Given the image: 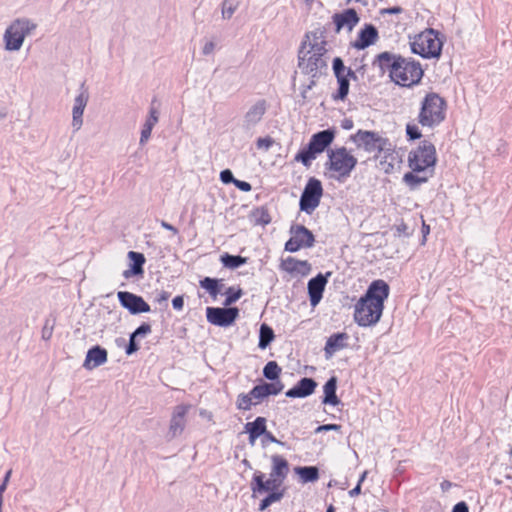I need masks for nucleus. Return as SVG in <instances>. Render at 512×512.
Returning a JSON list of instances; mask_svg holds the SVG:
<instances>
[{"mask_svg": "<svg viewBox=\"0 0 512 512\" xmlns=\"http://www.w3.org/2000/svg\"><path fill=\"white\" fill-rule=\"evenodd\" d=\"M350 139L368 153L379 154L382 151L390 150L388 139L381 137L376 132L358 130L356 134L351 135Z\"/></svg>", "mask_w": 512, "mask_h": 512, "instance_id": "nucleus-10", "label": "nucleus"}, {"mask_svg": "<svg viewBox=\"0 0 512 512\" xmlns=\"http://www.w3.org/2000/svg\"><path fill=\"white\" fill-rule=\"evenodd\" d=\"M55 326L54 319H46L45 324L42 328L41 337L43 340L48 341L52 337L53 330Z\"/></svg>", "mask_w": 512, "mask_h": 512, "instance_id": "nucleus-44", "label": "nucleus"}, {"mask_svg": "<svg viewBox=\"0 0 512 512\" xmlns=\"http://www.w3.org/2000/svg\"><path fill=\"white\" fill-rule=\"evenodd\" d=\"M281 267L289 273H300L306 275L310 271V264L307 261L297 260L293 257H288L282 261Z\"/></svg>", "mask_w": 512, "mask_h": 512, "instance_id": "nucleus-32", "label": "nucleus"}, {"mask_svg": "<svg viewBox=\"0 0 512 512\" xmlns=\"http://www.w3.org/2000/svg\"><path fill=\"white\" fill-rule=\"evenodd\" d=\"M403 9L399 6H394V7H390V8H387L383 11V13H387V14H400L402 13Z\"/></svg>", "mask_w": 512, "mask_h": 512, "instance_id": "nucleus-60", "label": "nucleus"}, {"mask_svg": "<svg viewBox=\"0 0 512 512\" xmlns=\"http://www.w3.org/2000/svg\"><path fill=\"white\" fill-rule=\"evenodd\" d=\"M37 24L28 18L15 19L4 33L5 49L8 51H18L23 45L25 37L31 35Z\"/></svg>", "mask_w": 512, "mask_h": 512, "instance_id": "nucleus-5", "label": "nucleus"}, {"mask_svg": "<svg viewBox=\"0 0 512 512\" xmlns=\"http://www.w3.org/2000/svg\"><path fill=\"white\" fill-rule=\"evenodd\" d=\"M406 134L411 140H416L421 137V132L415 124H407Z\"/></svg>", "mask_w": 512, "mask_h": 512, "instance_id": "nucleus-47", "label": "nucleus"}, {"mask_svg": "<svg viewBox=\"0 0 512 512\" xmlns=\"http://www.w3.org/2000/svg\"><path fill=\"white\" fill-rule=\"evenodd\" d=\"M88 101L89 92L85 87V84L82 83L79 89V93L74 99L72 108V127L75 132L79 131L83 125V114Z\"/></svg>", "mask_w": 512, "mask_h": 512, "instance_id": "nucleus-15", "label": "nucleus"}, {"mask_svg": "<svg viewBox=\"0 0 512 512\" xmlns=\"http://www.w3.org/2000/svg\"><path fill=\"white\" fill-rule=\"evenodd\" d=\"M307 40L302 43L298 54V66L301 71L312 78L321 74L327 67L324 55L327 52L324 32L316 30L306 35Z\"/></svg>", "mask_w": 512, "mask_h": 512, "instance_id": "nucleus-2", "label": "nucleus"}, {"mask_svg": "<svg viewBox=\"0 0 512 512\" xmlns=\"http://www.w3.org/2000/svg\"><path fill=\"white\" fill-rule=\"evenodd\" d=\"M423 77V70L418 62L402 57L392 72L391 80L397 85L410 87L417 84Z\"/></svg>", "mask_w": 512, "mask_h": 512, "instance_id": "nucleus-9", "label": "nucleus"}, {"mask_svg": "<svg viewBox=\"0 0 512 512\" xmlns=\"http://www.w3.org/2000/svg\"><path fill=\"white\" fill-rule=\"evenodd\" d=\"M190 407V405L180 404L174 408L168 430L170 439L179 436L184 431L186 426V414Z\"/></svg>", "mask_w": 512, "mask_h": 512, "instance_id": "nucleus-18", "label": "nucleus"}, {"mask_svg": "<svg viewBox=\"0 0 512 512\" xmlns=\"http://www.w3.org/2000/svg\"><path fill=\"white\" fill-rule=\"evenodd\" d=\"M317 382L313 378L304 377L297 384L289 389L285 395L289 398H305L314 393Z\"/></svg>", "mask_w": 512, "mask_h": 512, "instance_id": "nucleus-22", "label": "nucleus"}, {"mask_svg": "<svg viewBox=\"0 0 512 512\" xmlns=\"http://www.w3.org/2000/svg\"><path fill=\"white\" fill-rule=\"evenodd\" d=\"M255 224L267 225L270 223L271 218L268 211L265 208H258L253 212Z\"/></svg>", "mask_w": 512, "mask_h": 512, "instance_id": "nucleus-42", "label": "nucleus"}, {"mask_svg": "<svg viewBox=\"0 0 512 512\" xmlns=\"http://www.w3.org/2000/svg\"><path fill=\"white\" fill-rule=\"evenodd\" d=\"M409 167L414 172H433L436 163V150L432 143L424 140L408 156Z\"/></svg>", "mask_w": 512, "mask_h": 512, "instance_id": "nucleus-8", "label": "nucleus"}, {"mask_svg": "<svg viewBox=\"0 0 512 512\" xmlns=\"http://www.w3.org/2000/svg\"><path fill=\"white\" fill-rule=\"evenodd\" d=\"M250 395L253 399H257L258 401L264 399L265 397L269 396V392L267 391V388L263 386V384L256 385L252 388L250 391Z\"/></svg>", "mask_w": 512, "mask_h": 512, "instance_id": "nucleus-45", "label": "nucleus"}, {"mask_svg": "<svg viewBox=\"0 0 512 512\" xmlns=\"http://www.w3.org/2000/svg\"><path fill=\"white\" fill-rule=\"evenodd\" d=\"M344 75L350 80V79H353V80H357V76H356V73L351 69V68H347L345 66V72H344Z\"/></svg>", "mask_w": 512, "mask_h": 512, "instance_id": "nucleus-62", "label": "nucleus"}, {"mask_svg": "<svg viewBox=\"0 0 512 512\" xmlns=\"http://www.w3.org/2000/svg\"><path fill=\"white\" fill-rule=\"evenodd\" d=\"M220 180L224 184H229V183H233L234 184V181L236 180V178H234L233 173H232L231 170L225 169V170H222L220 172Z\"/></svg>", "mask_w": 512, "mask_h": 512, "instance_id": "nucleus-50", "label": "nucleus"}, {"mask_svg": "<svg viewBox=\"0 0 512 512\" xmlns=\"http://www.w3.org/2000/svg\"><path fill=\"white\" fill-rule=\"evenodd\" d=\"M349 339V335L347 333H335L331 335L325 344V356L326 358H330L336 352L344 349L347 344L346 341Z\"/></svg>", "mask_w": 512, "mask_h": 512, "instance_id": "nucleus-26", "label": "nucleus"}, {"mask_svg": "<svg viewBox=\"0 0 512 512\" xmlns=\"http://www.w3.org/2000/svg\"><path fill=\"white\" fill-rule=\"evenodd\" d=\"M341 426L338 424H324L321 426H318L315 430L316 433L322 432V431H330V430H340Z\"/></svg>", "mask_w": 512, "mask_h": 512, "instance_id": "nucleus-54", "label": "nucleus"}, {"mask_svg": "<svg viewBox=\"0 0 512 512\" xmlns=\"http://www.w3.org/2000/svg\"><path fill=\"white\" fill-rule=\"evenodd\" d=\"M357 158L351 154L345 147H337L328 150L327 168L335 172L337 180H344L351 175L356 167Z\"/></svg>", "mask_w": 512, "mask_h": 512, "instance_id": "nucleus-4", "label": "nucleus"}, {"mask_svg": "<svg viewBox=\"0 0 512 512\" xmlns=\"http://www.w3.org/2000/svg\"><path fill=\"white\" fill-rule=\"evenodd\" d=\"M332 67L338 83V89L336 93L332 94V98L335 101H343L347 97L350 87L349 79L344 75L345 65L343 60L340 57H335Z\"/></svg>", "mask_w": 512, "mask_h": 512, "instance_id": "nucleus-16", "label": "nucleus"}, {"mask_svg": "<svg viewBox=\"0 0 512 512\" xmlns=\"http://www.w3.org/2000/svg\"><path fill=\"white\" fill-rule=\"evenodd\" d=\"M274 141L271 137H264V138H258L256 145L259 149L264 148L265 150H268L272 145Z\"/></svg>", "mask_w": 512, "mask_h": 512, "instance_id": "nucleus-51", "label": "nucleus"}, {"mask_svg": "<svg viewBox=\"0 0 512 512\" xmlns=\"http://www.w3.org/2000/svg\"><path fill=\"white\" fill-rule=\"evenodd\" d=\"M239 6V0H223L222 18L230 19Z\"/></svg>", "mask_w": 512, "mask_h": 512, "instance_id": "nucleus-39", "label": "nucleus"}, {"mask_svg": "<svg viewBox=\"0 0 512 512\" xmlns=\"http://www.w3.org/2000/svg\"><path fill=\"white\" fill-rule=\"evenodd\" d=\"M332 18L336 26V32H339L344 28L350 32L359 22V17L356 11L352 8L346 9L342 13H336Z\"/></svg>", "mask_w": 512, "mask_h": 512, "instance_id": "nucleus-23", "label": "nucleus"}, {"mask_svg": "<svg viewBox=\"0 0 512 512\" xmlns=\"http://www.w3.org/2000/svg\"><path fill=\"white\" fill-rule=\"evenodd\" d=\"M234 185L241 191L243 192H249L251 191L252 187H251V184L246 182V181H242V180H238L236 179L234 181Z\"/></svg>", "mask_w": 512, "mask_h": 512, "instance_id": "nucleus-53", "label": "nucleus"}, {"mask_svg": "<svg viewBox=\"0 0 512 512\" xmlns=\"http://www.w3.org/2000/svg\"><path fill=\"white\" fill-rule=\"evenodd\" d=\"M432 171L430 172H408L403 176L404 183L411 189H417L421 184L426 183L430 176H432Z\"/></svg>", "mask_w": 512, "mask_h": 512, "instance_id": "nucleus-33", "label": "nucleus"}, {"mask_svg": "<svg viewBox=\"0 0 512 512\" xmlns=\"http://www.w3.org/2000/svg\"><path fill=\"white\" fill-rule=\"evenodd\" d=\"M361 493V485L357 484L352 490L349 491L350 497H356Z\"/></svg>", "mask_w": 512, "mask_h": 512, "instance_id": "nucleus-63", "label": "nucleus"}, {"mask_svg": "<svg viewBox=\"0 0 512 512\" xmlns=\"http://www.w3.org/2000/svg\"><path fill=\"white\" fill-rule=\"evenodd\" d=\"M151 332V326L148 323H142L132 334L136 337H144Z\"/></svg>", "mask_w": 512, "mask_h": 512, "instance_id": "nucleus-48", "label": "nucleus"}, {"mask_svg": "<svg viewBox=\"0 0 512 512\" xmlns=\"http://www.w3.org/2000/svg\"><path fill=\"white\" fill-rule=\"evenodd\" d=\"M442 46L443 43L439 37V33L433 29H426L411 42L412 52L423 58L439 57Z\"/></svg>", "mask_w": 512, "mask_h": 512, "instance_id": "nucleus-7", "label": "nucleus"}, {"mask_svg": "<svg viewBox=\"0 0 512 512\" xmlns=\"http://www.w3.org/2000/svg\"><path fill=\"white\" fill-rule=\"evenodd\" d=\"M452 512H469L466 502L461 501L454 505Z\"/></svg>", "mask_w": 512, "mask_h": 512, "instance_id": "nucleus-57", "label": "nucleus"}, {"mask_svg": "<svg viewBox=\"0 0 512 512\" xmlns=\"http://www.w3.org/2000/svg\"><path fill=\"white\" fill-rule=\"evenodd\" d=\"M245 431L249 434V443L254 445L256 439L267 431L266 419L264 417H257L253 422L246 423Z\"/></svg>", "mask_w": 512, "mask_h": 512, "instance_id": "nucleus-30", "label": "nucleus"}, {"mask_svg": "<svg viewBox=\"0 0 512 512\" xmlns=\"http://www.w3.org/2000/svg\"><path fill=\"white\" fill-rule=\"evenodd\" d=\"M252 396L250 395V392L248 394H240L237 398V408L240 410H249L252 405H255L256 403L252 402Z\"/></svg>", "mask_w": 512, "mask_h": 512, "instance_id": "nucleus-43", "label": "nucleus"}, {"mask_svg": "<svg viewBox=\"0 0 512 512\" xmlns=\"http://www.w3.org/2000/svg\"><path fill=\"white\" fill-rule=\"evenodd\" d=\"M446 108L447 103L439 94L427 93L421 101L417 120L424 127L434 128L444 121Z\"/></svg>", "mask_w": 512, "mask_h": 512, "instance_id": "nucleus-3", "label": "nucleus"}, {"mask_svg": "<svg viewBox=\"0 0 512 512\" xmlns=\"http://www.w3.org/2000/svg\"><path fill=\"white\" fill-rule=\"evenodd\" d=\"M274 337L275 335L273 329L267 324L263 323L259 330L258 347L260 349H265L274 340Z\"/></svg>", "mask_w": 512, "mask_h": 512, "instance_id": "nucleus-35", "label": "nucleus"}, {"mask_svg": "<svg viewBox=\"0 0 512 512\" xmlns=\"http://www.w3.org/2000/svg\"><path fill=\"white\" fill-rule=\"evenodd\" d=\"M406 230H407V225H406V224H404V223H402V224H400V225H397V227H396V231H397V233H398L399 235H401V234L408 235V233H407V231H406Z\"/></svg>", "mask_w": 512, "mask_h": 512, "instance_id": "nucleus-64", "label": "nucleus"}, {"mask_svg": "<svg viewBox=\"0 0 512 512\" xmlns=\"http://www.w3.org/2000/svg\"><path fill=\"white\" fill-rule=\"evenodd\" d=\"M324 397L322 403L325 405L336 406L340 403L339 398L337 397V378L335 376L330 377L327 382L324 384Z\"/></svg>", "mask_w": 512, "mask_h": 512, "instance_id": "nucleus-31", "label": "nucleus"}, {"mask_svg": "<svg viewBox=\"0 0 512 512\" xmlns=\"http://www.w3.org/2000/svg\"><path fill=\"white\" fill-rule=\"evenodd\" d=\"M264 478L265 475L262 472L258 471L254 474L251 482V490L253 495L262 494L268 491H271V493L278 492L277 490L281 487L282 483L277 479L272 478L271 476L267 480H264Z\"/></svg>", "mask_w": 512, "mask_h": 512, "instance_id": "nucleus-20", "label": "nucleus"}, {"mask_svg": "<svg viewBox=\"0 0 512 512\" xmlns=\"http://www.w3.org/2000/svg\"><path fill=\"white\" fill-rule=\"evenodd\" d=\"M117 296L120 304L131 314L135 315L150 312V306L141 296L127 291H120Z\"/></svg>", "mask_w": 512, "mask_h": 512, "instance_id": "nucleus-17", "label": "nucleus"}, {"mask_svg": "<svg viewBox=\"0 0 512 512\" xmlns=\"http://www.w3.org/2000/svg\"><path fill=\"white\" fill-rule=\"evenodd\" d=\"M226 299L224 301L225 306H230L231 304L235 303L237 300H239L243 294L241 288H234L229 287L227 288L226 292Z\"/></svg>", "mask_w": 512, "mask_h": 512, "instance_id": "nucleus-41", "label": "nucleus"}, {"mask_svg": "<svg viewBox=\"0 0 512 512\" xmlns=\"http://www.w3.org/2000/svg\"><path fill=\"white\" fill-rule=\"evenodd\" d=\"M239 316V309L237 307H207L206 318L207 321L213 325L220 327H228L232 325Z\"/></svg>", "mask_w": 512, "mask_h": 512, "instance_id": "nucleus-13", "label": "nucleus"}, {"mask_svg": "<svg viewBox=\"0 0 512 512\" xmlns=\"http://www.w3.org/2000/svg\"><path fill=\"white\" fill-rule=\"evenodd\" d=\"M215 47H216L215 42H213V41H207V42L204 44L203 48H202V53H203L204 55L212 54V53H213V51L215 50Z\"/></svg>", "mask_w": 512, "mask_h": 512, "instance_id": "nucleus-55", "label": "nucleus"}, {"mask_svg": "<svg viewBox=\"0 0 512 512\" xmlns=\"http://www.w3.org/2000/svg\"><path fill=\"white\" fill-rule=\"evenodd\" d=\"M334 138L335 131L332 129L322 130L313 134L307 147L298 152L295 160L300 161L306 167L310 166L311 161L316 158V155L325 151Z\"/></svg>", "mask_w": 512, "mask_h": 512, "instance_id": "nucleus-6", "label": "nucleus"}, {"mask_svg": "<svg viewBox=\"0 0 512 512\" xmlns=\"http://www.w3.org/2000/svg\"><path fill=\"white\" fill-rule=\"evenodd\" d=\"M221 262L224 265V267L236 269L244 265L247 262V258L242 257L240 255H231L225 253L221 256Z\"/></svg>", "mask_w": 512, "mask_h": 512, "instance_id": "nucleus-36", "label": "nucleus"}, {"mask_svg": "<svg viewBox=\"0 0 512 512\" xmlns=\"http://www.w3.org/2000/svg\"><path fill=\"white\" fill-rule=\"evenodd\" d=\"M330 275V272L326 273V275L319 273L308 281L307 289L311 306L315 307L321 301Z\"/></svg>", "mask_w": 512, "mask_h": 512, "instance_id": "nucleus-19", "label": "nucleus"}, {"mask_svg": "<svg viewBox=\"0 0 512 512\" xmlns=\"http://www.w3.org/2000/svg\"><path fill=\"white\" fill-rule=\"evenodd\" d=\"M108 360L107 350L99 345L93 346L87 351L86 358L83 363V367L86 370H93Z\"/></svg>", "mask_w": 512, "mask_h": 512, "instance_id": "nucleus-21", "label": "nucleus"}, {"mask_svg": "<svg viewBox=\"0 0 512 512\" xmlns=\"http://www.w3.org/2000/svg\"><path fill=\"white\" fill-rule=\"evenodd\" d=\"M322 195L323 187L321 181L313 177L310 178L300 197V210L309 215L312 214L319 206Z\"/></svg>", "mask_w": 512, "mask_h": 512, "instance_id": "nucleus-11", "label": "nucleus"}, {"mask_svg": "<svg viewBox=\"0 0 512 512\" xmlns=\"http://www.w3.org/2000/svg\"><path fill=\"white\" fill-rule=\"evenodd\" d=\"M218 280L210 277H205L200 281V286L208 291V293L215 298L219 294Z\"/></svg>", "mask_w": 512, "mask_h": 512, "instance_id": "nucleus-38", "label": "nucleus"}, {"mask_svg": "<svg viewBox=\"0 0 512 512\" xmlns=\"http://www.w3.org/2000/svg\"><path fill=\"white\" fill-rule=\"evenodd\" d=\"M295 472L304 483L314 482L319 478V470L316 466L297 467Z\"/></svg>", "mask_w": 512, "mask_h": 512, "instance_id": "nucleus-34", "label": "nucleus"}, {"mask_svg": "<svg viewBox=\"0 0 512 512\" xmlns=\"http://www.w3.org/2000/svg\"><path fill=\"white\" fill-rule=\"evenodd\" d=\"M263 386L267 388V391L269 392V395H277L284 388L283 383L280 382V381H276V382H273V383H263Z\"/></svg>", "mask_w": 512, "mask_h": 512, "instance_id": "nucleus-46", "label": "nucleus"}, {"mask_svg": "<svg viewBox=\"0 0 512 512\" xmlns=\"http://www.w3.org/2000/svg\"><path fill=\"white\" fill-rule=\"evenodd\" d=\"M172 306L175 310H178V311L182 310L183 306H184L183 296H176L175 298H173Z\"/></svg>", "mask_w": 512, "mask_h": 512, "instance_id": "nucleus-56", "label": "nucleus"}, {"mask_svg": "<svg viewBox=\"0 0 512 512\" xmlns=\"http://www.w3.org/2000/svg\"><path fill=\"white\" fill-rule=\"evenodd\" d=\"M271 461L272 468L270 476L283 484L289 472L288 461L280 455H273Z\"/></svg>", "mask_w": 512, "mask_h": 512, "instance_id": "nucleus-29", "label": "nucleus"}, {"mask_svg": "<svg viewBox=\"0 0 512 512\" xmlns=\"http://www.w3.org/2000/svg\"><path fill=\"white\" fill-rule=\"evenodd\" d=\"M283 497L282 492H272L268 494L259 504V511H265L272 503L280 501Z\"/></svg>", "mask_w": 512, "mask_h": 512, "instance_id": "nucleus-40", "label": "nucleus"}, {"mask_svg": "<svg viewBox=\"0 0 512 512\" xmlns=\"http://www.w3.org/2000/svg\"><path fill=\"white\" fill-rule=\"evenodd\" d=\"M378 39V31L372 24H366L363 29L360 30L358 38L353 43V47L358 50H363L370 45L374 44Z\"/></svg>", "mask_w": 512, "mask_h": 512, "instance_id": "nucleus-24", "label": "nucleus"}, {"mask_svg": "<svg viewBox=\"0 0 512 512\" xmlns=\"http://www.w3.org/2000/svg\"><path fill=\"white\" fill-rule=\"evenodd\" d=\"M170 297V293L164 290L155 291V301L159 304L166 302Z\"/></svg>", "mask_w": 512, "mask_h": 512, "instance_id": "nucleus-52", "label": "nucleus"}, {"mask_svg": "<svg viewBox=\"0 0 512 512\" xmlns=\"http://www.w3.org/2000/svg\"><path fill=\"white\" fill-rule=\"evenodd\" d=\"M158 121H159V110L156 107H154L153 105H151V107L149 109L148 117L146 118V120L143 124L142 130H141V135H140V140H139L140 145H145L148 142V140L151 137L152 130H153L154 126L158 123Z\"/></svg>", "mask_w": 512, "mask_h": 512, "instance_id": "nucleus-27", "label": "nucleus"}, {"mask_svg": "<svg viewBox=\"0 0 512 512\" xmlns=\"http://www.w3.org/2000/svg\"><path fill=\"white\" fill-rule=\"evenodd\" d=\"M161 226L164 229L171 231L173 234H177L178 233V230L173 225L169 224L166 221H161Z\"/></svg>", "mask_w": 512, "mask_h": 512, "instance_id": "nucleus-61", "label": "nucleus"}, {"mask_svg": "<svg viewBox=\"0 0 512 512\" xmlns=\"http://www.w3.org/2000/svg\"><path fill=\"white\" fill-rule=\"evenodd\" d=\"M401 59L402 56L400 55L382 52L376 56L373 65H377L383 73L388 71L391 77L392 72H394L395 67L399 65Z\"/></svg>", "mask_w": 512, "mask_h": 512, "instance_id": "nucleus-25", "label": "nucleus"}, {"mask_svg": "<svg viewBox=\"0 0 512 512\" xmlns=\"http://www.w3.org/2000/svg\"><path fill=\"white\" fill-rule=\"evenodd\" d=\"M290 239L285 244V250L297 252L301 248H310L314 245L313 233L303 225H292L290 228Z\"/></svg>", "mask_w": 512, "mask_h": 512, "instance_id": "nucleus-12", "label": "nucleus"}, {"mask_svg": "<svg viewBox=\"0 0 512 512\" xmlns=\"http://www.w3.org/2000/svg\"><path fill=\"white\" fill-rule=\"evenodd\" d=\"M281 373V368L275 361H269L263 368V375L268 380H277Z\"/></svg>", "mask_w": 512, "mask_h": 512, "instance_id": "nucleus-37", "label": "nucleus"}, {"mask_svg": "<svg viewBox=\"0 0 512 512\" xmlns=\"http://www.w3.org/2000/svg\"><path fill=\"white\" fill-rule=\"evenodd\" d=\"M389 296V285L383 280H375L368 287L355 305L354 320L362 327L372 326L379 322L384 301Z\"/></svg>", "mask_w": 512, "mask_h": 512, "instance_id": "nucleus-1", "label": "nucleus"}, {"mask_svg": "<svg viewBox=\"0 0 512 512\" xmlns=\"http://www.w3.org/2000/svg\"><path fill=\"white\" fill-rule=\"evenodd\" d=\"M264 438L266 440H268L269 442H272V443H276V444H279L281 446H284V442L278 440L271 432L269 431H266L265 434L263 435Z\"/></svg>", "mask_w": 512, "mask_h": 512, "instance_id": "nucleus-58", "label": "nucleus"}, {"mask_svg": "<svg viewBox=\"0 0 512 512\" xmlns=\"http://www.w3.org/2000/svg\"><path fill=\"white\" fill-rule=\"evenodd\" d=\"M268 109V102L265 99H258L251 103L242 118V129L253 130L263 119Z\"/></svg>", "mask_w": 512, "mask_h": 512, "instance_id": "nucleus-14", "label": "nucleus"}, {"mask_svg": "<svg viewBox=\"0 0 512 512\" xmlns=\"http://www.w3.org/2000/svg\"><path fill=\"white\" fill-rule=\"evenodd\" d=\"M136 336H134L132 333L129 338V343L126 347V354L132 355L133 353L137 352L139 350V346L136 343Z\"/></svg>", "mask_w": 512, "mask_h": 512, "instance_id": "nucleus-49", "label": "nucleus"}, {"mask_svg": "<svg viewBox=\"0 0 512 512\" xmlns=\"http://www.w3.org/2000/svg\"><path fill=\"white\" fill-rule=\"evenodd\" d=\"M128 258L132 264L129 269L123 272V277L129 279L133 276H139L144 273L143 265L145 264V257L142 253L129 251Z\"/></svg>", "mask_w": 512, "mask_h": 512, "instance_id": "nucleus-28", "label": "nucleus"}, {"mask_svg": "<svg viewBox=\"0 0 512 512\" xmlns=\"http://www.w3.org/2000/svg\"><path fill=\"white\" fill-rule=\"evenodd\" d=\"M353 126H354V123L351 119L345 118L341 122V127L345 130H350L353 128Z\"/></svg>", "mask_w": 512, "mask_h": 512, "instance_id": "nucleus-59", "label": "nucleus"}]
</instances>
